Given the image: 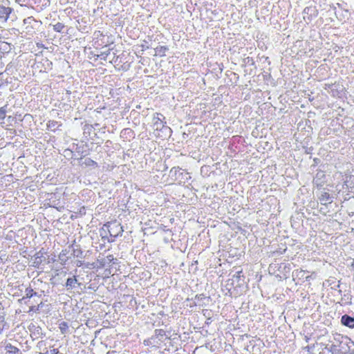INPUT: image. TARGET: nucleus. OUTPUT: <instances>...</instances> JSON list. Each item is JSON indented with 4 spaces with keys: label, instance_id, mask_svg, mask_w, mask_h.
<instances>
[{
    "label": "nucleus",
    "instance_id": "nucleus-11",
    "mask_svg": "<svg viewBox=\"0 0 354 354\" xmlns=\"http://www.w3.org/2000/svg\"><path fill=\"white\" fill-rule=\"evenodd\" d=\"M82 165H84L86 167H97V163L91 158L85 159L84 161L82 162Z\"/></svg>",
    "mask_w": 354,
    "mask_h": 354
},
{
    "label": "nucleus",
    "instance_id": "nucleus-1",
    "mask_svg": "<svg viewBox=\"0 0 354 354\" xmlns=\"http://www.w3.org/2000/svg\"><path fill=\"white\" fill-rule=\"evenodd\" d=\"M124 232L123 227L116 220L109 221L103 225L100 230V235L109 243H113L115 239L121 236Z\"/></svg>",
    "mask_w": 354,
    "mask_h": 354
},
{
    "label": "nucleus",
    "instance_id": "nucleus-16",
    "mask_svg": "<svg viewBox=\"0 0 354 354\" xmlns=\"http://www.w3.org/2000/svg\"><path fill=\"white\" fill-rule=\"evenodd\" d=\"M68 324L65 322H62L60 324H59V329H60V331L62 334H64L66 333V330H68Z\"/></svg>",
    "mask_w": 354,
    "mask_h": 354
},
{
    "label": "nucleus",
    "instance_id": "nucleus-21",
    "mask_svg": "<svg viewBox=\"0 0 354 354\" xmlns=\"http://www.w3.org/2000/svg\"><path fill=\"white\" fill-rule=\"evenodd\" d=\"M297 272H298L299 274H302V277L304 275V274L307 272L306 270H297Z\"/></svg>",
    "mask_w": 354,
    "mask_h": 354
},
{
    "label": "nucleus",
    "instance_id": "nucleus-14",
    "mask_svg": "<svg viewBox=\"0 0 354 354\" xmlns=\"http://www.w3.org/2000/svg\"><path fill=\"white\" fill-rule=\"evenodd\" d=\"M6 110L5 107L0 108V124L4 123V120L6 118Z\"/></svg>",
    "mask_w": 354,
    "mask_h": 354
},
{
    "label": "nucleus",
    "instance_id": "nucleus-7",
    "mask_svg": "<svg viewBox=\"0 0 354 354\" xmlns=\"http://www.w3.org/2000/svg\"><path fill=\"white\" fill-rule=\"evenodd\" d=\"M6 349L8 354H22L17 347L12 345L10 343L6 344Z\"/></svg>",
    "mask_w": 354,
    "mask_h": 354
},
{
    "label": "nucleus",
    "instance_id": "nucleus-13",
    "mask_svg": "<svg viewBox=\"0 0 354 354\" xmlns=\"http://www.w3.org/2000/svg\"><path fill=\"white\" fill-rule=\"evenodd\" d=\"M37 295V292H35L31 288H27L26 290V296L23 297V300H25L26 299H30L32 297H33L34 295Z\"/></svg>",
    "mask_w": 354,
    "mask_h": 354
},
{
    "label": "nucleus",
    "instance_id": "nucleus-10",
    "mask_svg": "<svg viewBox=\"0 0 354 354\" xmlns=\"http://www.w3.org/2000/svg\"><path fill=\"white\" fill-rule=\"evenodd\" d=\"M62 124L55 120H49L47 123V128L52 131H55L56 129L59 127Z\"/></svg>",
    "mask_w": 354,
    "mask_h": 354
},
{
    "label": "nucleus",
    "instance_id": "nucleus-3",
    "mask_svg": "<svg viewBox=\"0 0 354 354\" xmlns=\"http://www.w3.org/2000/svg\"><path fill=\"white\" fill-rule=\"evenodd\" d=\"M11 12V8L0 6V20H1L3 22H6Z\"/></svg>",
    "mask_w": 354,
    "mask_h": 354
},
{
    "label": "nucleus",
    "instance_id": "nucleus-26",
    "mask_svg": "<svg viewBox=\"0 0 354 354\" xmlns=\"http://www.w3.org/2000/svg\"><path fill=\"white\" fill-rule=\"evenodd\" d=\"M122 68L123 69H127V68H126V67H122Z\"/></svg>",
    "mask_w": 354,
    "mask_h": 354
},
{
    "label": "nucleus",
    "instance_id": "nucleus-2",
    "mask_svg": "<svg viewBox=\"0 0 354 354\" xmlns=\"http://www.w3.org/2000/svg\"><path fill=\"white\" fill-rule=\"evenodd\" d=\"M111 44L109 37L100 30H96L93 33V45L96 49H101L108 46Z\"/></svg>",
    "mask_w": 354,
    "mask_h": 354
},
{
    "label": "nucleus",
    "instance_id": "nucleus-9",
    "mask_svg": "<svg viewBox=\"0 0 354 354\" xmlns=\"http://www.w3.org/2000/svg\"><path fill=\"white\" fill-rule=\"evenodd\" d=\"M319 200L322 203L326 205L327 203H330V196L328 192H323L319 197Z\"/></svg>",
    "mask_w": 354,
    "mask_h": 354
},
{
    "label": "nucleus",
    "instance_id": "nucleus-19",
    "mask_svg": "<svg viewBox=\"0 0 354 354\" xmlns=\"http://www.w3.org/2000/svg\"><path fill=\"white\" fill-rule=\"evenodd\" d=\"M48 352L49 354H60V352L58 348H53Z\"/></svg>",
    "mask_w": 354,
    "mask_h": 354
},
{
    "label": "nucleus",
    "instance_id": "nucleus-25",
    "mask_svg": "<svg viewBox=\"0 0 354 354\" xmlns=\"http://www.w3.org/2000/svg\"><path fill=\"white\" fill-rule=\"evenodd\" d=\"M39 354H48V351H46V353H39Z\"/></svg>",
    "mask_w": 354,
    "mask_h": 354
},
{
    "label": "nucleus",
    "instance_id": "nucleus-6",
    "mask_svg": "<svg viewBox=\"0 0 354 354\" xmlns=\"http://www.w3.org/2000/svg\"><path fill=\"white\" fill-rule=\"evenodd\" d=\"M169 50L166 46H158L154 48L155 55L159 57H164L166 55V52Z\"/></svg>",
    "mask_w": 354,
    "mask_h": 354
},
{
    "label": "nucleus",
    "instance_id": "nucleus-4",
    "mask_svg": "<svg viewBox=\"0 0 354 354\" xmlns=\"http://www.w3.org/2000/svg\"><path fill=\"white\" fill-rule=\"evenodd\" d=\"M164 120H165V117L160 113H156L153 115V125L157 126L156 129H158L159 124L162 127H164V124H165V122L163 121Z\"/></svg>",
    "mask_w": 354,
    "mask_h": 354
},
{
    "label": "nucleus",
    "instance_id": "nucleus-8",
    "mask_svg": "<svg viewBox=\"0 0 354 354\" xmlns=\"http://www.w3.org/2000/svg\"><path fill=\"white\" fill-rule=\"evenodd\" d=\"M77 283V279L76 276H73L72 277L68 278L66 282V286L67 289L72 288L75 286V285Z\"/></svg>",
    "mask_w": 354,
    "mask_h": 354
},
{
    "label": "nucleus",
    "instance_id": "nucleus-15",
    "mask_svg": "<svg viewBox=\"0 0 354 354\" xmlns=\"http://www.w3.org/2000/svg\"><path fill=\"white\" fill-rule=\"evenodd\" d=\"M111 49H108V50L102 52L100 54L97 55V57L103 60H106L107 56L110 54Z\"/></svg>",
    "mask_w": 354,
    "mask_h": 354
},
{
    "label": "nucleus",
    "instance_id": "nucleus-18",
    "mask_svg": "<svg viewBox=\"0 0 354 354\" xmlns=\"http://www.w3.org/2000/svg\"><path fill=\"white\" fill-rule=\"evenodd\" d=\"M39 305H38L37 306H32L30 307L28 312L29 313L30 312H35V311L39 310Z\"/></svg>",
    "mask_w": 354,
    "mask_h": 354
},
{
    "label": "nucleus",
    "instance_id": "nucleus-12",
    "mask_svg": "<svg viewBox=\"0 0 354 354\" xmlns=\"http://www.w3.org/2000/svg\"><path fill=\"white\" fill-rule=\"evenodd\" d=\"M65 28V25L61 22H57L53 25V30L57 32H62Z\"/></svg>",
    "mask_w": 354,
    "mask_h": 354
},
{
    "label": "nucleus",
    "instance_id": "nucleus-24",
    "mask_svg": "<svg viewBox=\"0 0 354 354\" xmlns=\"http://www.w3.org/2000/svg\"><path fill=\"white\" fill-rule=\"evenodd\" d=\"M333 348H336V346L333 345V346H331V350H332Z\"/></svg>",
    "mask_w": 354,
    "mask_h": 354
},
{
    "label": "nucleus",
    "instance_id": "nucleus-23",
    "mask_svg": "<svg viewBox=\"0 0 354 354\" xmlns=\"http://www.w3.org/2000/svg\"><path fill=\"white\" fill-rule=\"evenodd\" d=\"M351 269H352V271L353 272V274H354V259L351 263Z\"/></svg>",
    "mask_w": 354,
    "mask_h": 354
},
{
    "label": "nucleus",
    "instance_id": "nucleus-5",
    "mask_svg": "<svg viewBox=\"0 0 354 354\" xmlns=\"http://www.w3.org/2000/svg\"><path fill=\"white\" fill-rule=\"evenodd\" d=\"M342 324L346 326H348L351 328H354V318L347 315H344L342 317L341 319Z\"/></svg>",
    "mask_w": 354,
    "mask_h": 354
},
{
    "label": "nucleus",
    "instance_id": "nucleus-22",
    "mask_svg": "<svg viewBox=\"0 0 354 354\" xmlns=\"http://www.w3.org/2000/svg\"><path fill=\"white\" fill-rule=\"evenodd\" d=\"M306 281H310L312 279V275H308L305 277Z\"/></svg>",
    "mask_w": 354,
    "mask_h": 354
},
{
    "label": "nucleus",
    "instance_id": "nucleus-17",
    "mask_svg": "<svg viewBox=\"0 0 354 354\" xmlns=\"http://www.w3.org/2000/svg\"><path fill=\"white\" fill-rule=\"evenodd\" d=\"M105 266V262L104 260H97V262H96V266L95 268H97V269H100V268H104Z\"/></svg>",
    "mask_w": 354,
    "mask_h": 354
},
{
    "label": "nucleus",
    "instance_id": "nucleus-20",
    "mask_svg": "<svg viewBox=\"0 0 354 354\" xmlns=\"http://www.w3.org/2000/svg\"><path fill=\"white\" fill-rule=\"evenodd\" d=\"M106 259L109 261V263H111L114 261V257L113 254H109L106 257Z\"/></svg>",
    "mask_w": 354,
    "mask_h": 354
}]
</instances>
